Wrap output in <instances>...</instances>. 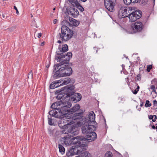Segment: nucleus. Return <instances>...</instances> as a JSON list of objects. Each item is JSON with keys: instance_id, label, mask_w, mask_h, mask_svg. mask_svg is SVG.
<instances>
[{"instance_id": "obj_30", "label": "nucleus", "mask_w": 157, "mask_h": 157, "mask_svg": "<svg viewBox=\"0 0 157 157\" xmlns=\"http://www.w3.org/2000/svg\"><path fill=\"white\" fill-rule=\"evenodd\" d=\"M72 53L71 52H69L67 53V54H65L66 56L67 57V58H66V59H67L70 60V58H71L72 57Z\"/></svg>"}, {"instance_id": "obj_13", "label": "nucleus", "mask_w": 157, "mask_h": 157, "mask_svg": "<svg viewBox=\"0 0 157 157\" xmlns=\"http://www.w3.org/2000/svg\"><path fill=\"white\" fill-rule=\"evenodd\" d=\"M67 10L73 17H75L78 15L79 12L77 9L74 7L73 3L69 8H67Z\"/></svg>"}, {"instance_id": "obj_12", "label": "nucleus", "mask_w": 157, "mask_h": 157, "mask_svg": "<svg viewBox=\"0 0 157 157\" xmlns=\"http://www.w3.org/2000/svg\"><path fill=\"white\" fill-rule=\"evenodd\" d=\"M131 10L130 9L124 7H121L119 10V15L121 16V17L123 18L128 17L129 14L128 11Z\"/></svg>"}, {"instance_id": "obj_26", "label": "nucleus", "mask_w": 157, "mask_h": 157, "mask_svg": "<svg viewBox=\"0 0 157 157\" xmlns=\"http://www.w3.org/2000/svg\"><path fill=\"white\" fill-rule=\"evenodd\" d=\"M151 90H152V92L154 93L155 94V95H154V96H153V98H155L156 97V96L157 95V93L156 91V90H155V86H151Z\"/></svg>"}, {"instance_id": "obj_27", "label": "nucleus", "mask_w": 157, "mask_h": 157, "mask_svg": "<svg viewBox=\"0 0 157 157\" xmlns=\"http://www.w3.org/2000/svg\"><path fill=\"white\" fill-rule=\"evenodd\" d=\"M79 21H78L75 19V21H73L71 23V24L75 26H77L79 25Z\"/></svg>"}, {"instance_id": "obj_10", "label": "nucleus", "mask_w": 157, "mask_h": 157, "mask_svg": "<svg viewBox=\"0 0 157 157\" xmlns=\"http://www.w3.org/2000/svg\"><path fill=\"white\" fill-rule=\"evenodd\" d=\"M63 53L61 52V54L58 55L59 56L57 57V60H58V59L59 63L56 65V69H58L59 67L61 66V65H63V64H67L69 62V60L67 59H64V60L63 59V58H65L66 56L65 54H63Z\"/></svg>"}, {"instance_id": "obj_39", "label": "nucleus", "mask_w": 157, "mask_h": 157, "mask_svg": "<svg viewBox=\"0 0 157 157\" xmlns=\"http://www.w3.org/2000/svg\"><path fill=\"white\" fill-rule=\"evenodd\" d=\"M137 78L136 79V81H140L141 79V77H140V74H138L137 76Z\"/></svg>"}, {"instance_id": "obj_3", "label": "nucleus", "mask_w": 157, "mask_h": 157, "mask_svg": "<svg viewBox=\"0 0 157 157\" xmlns=\"http://www.w3.org/2000/svg\"><path fill=\"white\" fill-rule=\"evenodd\" d=\"M73 35V31L67 26L63 25L61 28V32L59 34L60 39L62 40H59L57 43L61 44L62 41H67L70 40Z\"/></svg>"}, {"instance_id": "obj_33", "label": "nucleus", "mask_w": 157, "mask_h": 157, "mask_svg": "<svg viewBox=\"0 0 157 157\" xmlns=\"http://www.w3.org/2000/svg\"><path fill=\"white\" fill-rule=\"evenodd\" d=\"M151 105V104L149 100H146V103L145 104V106L146 107H148Z\"/></svg>"}, {"instance_id": "obj_18", "label": "nucleus", "mask_w": 157, "mask_h": 157, "mask_svg": "<svg viewBox=\"0 0 157 157\" xmlns=\"http://www.w3.org/2000/svg\"><path fill=\"white\" fill-rule=\"evenodd\" d=\"M80 108V105L78 104H76L72 108L69 109L68 113H73L79 109Z\"/></svg>"}, {"instance_id": "obj_41", "label": "nucleus", "mask_w": 157, "mask_h": 157, "mask_svg": "<svg viewBox=\"0 0 157 157\" xmlns=\"http://www.w3.org/2000/svg\"><path fill=\"white\" fill-rule=\"evenodd\" d=\"M69 20L72 23V22L73 21H75V19L72 18L70 17L69 18Z\"/></svg>"}, {"instance_id": "obj_45", "label": "nucleus", "mask_w": 157, "mask_h": 157, "mask_svg": "<svg viewBox=\"0 0 157 157\" xmlns=\"http://www.w3.org/2000/svg\"><path fill=\"white\" fill-rule=\"evenodd\" d=\"M153 105L154 106H155V105H157V101L156 100H154L153 101Z\"/></svg>"}, {"instance_id": "obj_63", "label": "nucleus", "mask_w": 157, "mask_h": 157, "mask_svg": "<svg viewBox=\"0 0 157 157\" xmlns=\"http://www.w3.org/2000/svg\"><path fill=\"white\" fill-rule=\"evenodd\" d=\"M72 131H71V132H74V131H73V129H72Z\"/></svg>"}, {"instance_id": "obj_42", "label": "nucleus", "mask_w": 157, "mask_h": 157, "mask_svg": "<svg viewBox=\"0 0 157 157\" xmlns=\"http://www.w3.org/2000/svg\"><path fill=\"white\" fill-rule=\"evenodd\" d=\"M62 96L61 94H59L56 97L58 99L60 100L62 99Z\"/></svg>"}, {"instance_id": "obj_7", "label": "nucleus", "mask_w": 157, "mask_h": 157, "mask_svg": "<svg viewBox=\"0 0 157 157\" xmlns=\"http://www.w3.org/2000/svg\"><path fill=\"white\" fill-rule=\"evenodd\" d=\"M97 134L96 133L92 131L89 134L86 135V137H83L82 136H77L75 137L76 139H78L79 140H81L82 139H83V138H85L86 140H82L84 142H85L86 144V146L87 145V144L86 142L87 140H88L89 142H90L93 141L97 138Z\"/></svg>"}, {"instance_id": "obj_62", "label": "nucleus", "mask_w": 157, "mask_h": 157, "mask_svg": "<svg viewBox=\"0 0 157 157\" xmlns=\"http://www.w3.org/2000/svg\"><path fill=\"white\" fill-rule=\"evenodd\" d=\"M155 129H157V126H155Z\"/></svg>"}, {"instance_id": "obj_58", "label": "nucleus", "mask_w": 157, "mask_h": 157, "mask_svg": "<svg viewBox=\"0 0 157 157\" xmlns=\"http://www.w3.org/2000/svg\"><path fill=\"white\" fill-rule=\"evenodd\" d=\"M56 92H57V93H59V92H60V91H59V90H57V91H56Z\"/></svg>"}, {"instance_id": "obj_4", "label": "nucleus", "mask_w": 157, "mask_h": 157, "mask_svg": "<svg viewBox=\"0 0 157 157\" xmlns=\"http://www.w3.org/2000/svg\"><path fill=\"white\" fill-rule=\"evenodd\" d=\"M61 67L58 69H55V70L58 69L56 71V73L54 75V78H57L59 77L64 76H69L72 74V70L69 64L61 65Z\"/></svg>"}, {"instance_id": "obj_1", "label": "nucleus", "mask_w": 157, "mask_h": 157, "mask_svg": "<svg viewBox=\"0 0 157 157\" xmlns=\"http://www.w3.org/2000/svg\"><path fill=\"white\" fill-rule=\"evenodd\" d=\"M73 139L76 140H77L75 141V145L71 147L66 152V155L68 157L79 154L86 149V144L85 142H83V139L80 140L78 139L75 138V137L73 138ZM83 140L86 139L83 138Z\"/></svg>"}, {"instance_id": "obj_24", "label": "nucleus", "mask_w": 157, "mask_h": 157, "mask_svg": "<svg viewBox=\"0 0 157 157\" xmlns=\"http://www.w3.org/2000/svg\"><path fill=\"white\" fill-rule=\"evenodd\" d=\"M139 2L142 6L147 5H148V0H140Z\"/></svg>"}, {"instance_id": "obj_6", "label": "nucleus", "mask_w": 157, "mask_h": 157, "mask_svg": "<svg viewBox=\"0 0 157 157\" xmlns=\"http://www.w3.org/2000/svg\"><path fill=\"white\" fill-rule=\"evenodd\" d=\"M96 128V126L94 125H91L85 122L82 128V132L86 135L95 130Z\"/></svg>"}, {"instance_id": "obj_46", "label": "nucleus", "mask_w": 157, "mask_h": 157, "mask_svg": "<svg viewBox=\"0 0 157 157\" xmlns=\"http://www.w3.org/2000/svg\"><path fill=\"white\" fill-rule=\"evenodd\" d=\"M148 118L150 120H152L153 118V116L152 115H151L149 116H148Z\"/></svg>"}, {"instance_id": "obj_40", "label": "nucleus", "mask_w": 157, "mask_h": 157, "mask_svg": "<svg viewBox=\"0 0 157 157\" xmlns=\"http://www.w3.org/2000/svg\"><path fill=\"white\" fill-rule=\"evenodd\" d=\"M138 91H139L138 90H137L136 89L134 90H132V92L133 94H136Z\"/></svg>"}, {"instance_id": "obj_57", "label": "nucleus", "mask_w": 157, "mask_h": 157, "mask_svg": "<svg viewBox=\"0 0 157 157\" xmlns=\"http://www.w3.org/2000/svg\"><path fill=\"white\" fill-rule=\"evenodd\" d=\"M122 68H123L124 67V64H122Z\"/></svg>"}, {"instance_id": "obj_15", "label": "nucleus", "mask_w": 157, "mask_h": 157, "mask_svg": "<svg viewBox=\"0 0 157 157\" xmlns=\"http://www.w3.org/2000/svg\"><path fill=\"white\" fill-rule=\"evenodd\" d=\"M68 50V46L67 44H64L62 45V47L60 45L59 46L58 50L56 52L57 55H60L61 54V52H65L67 51Z\"/></svg>"}, {"instance_id": "obj_23", "label": "nucleus", "mask_w": 157, "mask_h": 157, "mask_svg": "<svg viewBox=\"0 0 157 157\" xmlns=\"http://www.w3.org/2000/svg\"><path fill=\"white\" fill-rule=\"evenodd\" d=\"M59 152L62 154H63L65 153V149L64 147L61 145H59Z\"/></svg>"}, {"instance_id": "obj_20", "label": "nucleus", "mask_w": 157, "mask_h": 157, "mask_svg": "<svg viewBox=\"0 0 157 157\" xmlns=\"http://www.w3.org/2000/svg\"><path fill=\"white\" fill-rule=\"evenodd\" d=\"M80 155H79V157H90V154L88 152V151H84L83 152H81L80 153Z\"/></svg>"}, {"instance_id": "obj_19", "label": "nucleus", "mask_w": 157, "mask_h": 157, "mask_svg": "<svg viewBox=\"0 0 157 157\" xmlns=\"http://www.w3.org/2000/svg\"><path fill=\"white\" fill-rule=\"evenodd\" d=\"M83 112L82 111L81 112H80L78 113H77L74 114L73 116V118L74 119H78L79 118H80V117H82V114H83Z\"/></svg>"}, {"instance_id": "obj_14", "label": "nucleus", "mask_w": 157, "mask_h": 157, "mask_svg": "<svg viewBox=\"0 0 157 157\" xmlns=\"http://www.w3.org/2000/svg\"><path fill=\"white\" fill-rule=\"evenodd\" d=\"M95 114L93 111L90 112L89 114V120L87 123L91 125H94L97 127V123L95 121Z\"/></svg>"}, {"instance_id": "obj_60", "label": "nucleus", "mask_w": 157, "mask_h": 157, "mask_svg": "<svg viewBox=\"0 0 157 157\" xmlns=\"http://www.w3.org/2000/svg\"><path fill=\"white\" fill-rule=\"evenodd\" d=\"M49 67V65H47L46 66V67H47V68H48Z\"/></svg>"}, {"instance_id": "obj_52", "label": "nucleus", "mask_w": 157, "mask_h": 157, "mask_svg": "<svg viewBox=\"0 0 157 157\" xmlns=\"http://www.w3.org/2000/svg\"><path fill=\"white\" fill-rule=\"evenodd\" d=\"M156 119H155V118H153V119H152V121L155 122L156 121Z\"/></svg>"}, {"instance_id": "obj_29", "label": "nucleus", "mask_w": 157, "mask_h": 157, "mask_svg": "<svg viewBox=\"0 0 157 157\" xmlns=\"http://www.w3.org/2000/svg\"><path fill=\"white\" fill-rule=\"evenodd\" d=\"M51 108L52 109V110H54L57 109H59L60 108H57V105H56V103L54 102L52 103L51 106Z\"/></svg>"}, {"instance_id": "obj_64", "label": "nucleus", "mask_w": 157, "mask_h": 157, "mask_svg": "<svg viewBox=\"0 0 157 157\" xmlns=\"http://www.w3.org/2000/svg\"><path fill=\"white\" fill-rule=\"evenodd\" d=\"M56 10V8H54L53 9V10Z\"/></svg>"}, {"instance_id": "obj_16", "label": "nucleus", "mask_w": 157, "mask_h": 157, "mask_svg": "<svg viewBox=\"0 0 157 157\" xmlns=\"http://www.w3.org/2000/svg\"><path fill=\"white\" fill-rule=\"evenodd\" d=\"M82 95L81 94L75 93L73 95V97L71 98V101H74L75 103L79 101L82 98Z\"/></svg>"}, {"instance_id": "obj_47", "label": "nucleus", "mask_w": 157, "mask_h": 157, "mask_svg": "<svg viewBox=\"0 0 157 157\" xmlns=\"http://www.w3.org/2000/svg\"><path fill=\"white\" fill-rule=\"evenodd\" d=\"M140 101L141 102L140 106L141 107H142L144 105V102L142 100H140Z\"/></svg>"}, {"instance_id": "obj_17", "label": "nucleus", "mask_w": 157, "mask_h": 157, "mask_svg": "<svg viewBox=\"0 0 157 157\" xmlns=\"http://www.w3.org/2000/svg\"><path fill=\"white\" fill-rule=\"evenodd\" d=\"M68 1L71 3L72 5H73V3L75 4L81 11L83 12L84 11V8L78 2V1H75V0H68Z\"/></svg>"}, {"instance_id": "obj_37", "label": "nucleus", "mask_w": 157, "mask_h": 157, "mask_svg": "<svg viewBox=\"0 0 157 157\" xmlns=\"http://www.w3.org/2000/svg\"><path fill=\"white\" fill-rule=\"evenodd\" d=\"M152 68V66L151 65H149L147 66V72H149L151 69Z\"/></svg>"}, {"instance_id": "obj_59", "label": "nucleus", "mask_w": 157, "mask_h": 157, "mask_svg": "<svg viewBox=\"0 0 157 157\" xmlns=\"http://www.w3.org/2000/svg\"><path fill=\"white\" fill-rule=\"evenodd\" d=\"M130 74L131 75H131V76H132V75H133V74H132V73H131Z\"/></svg>"}, {"instance_id": "obj_35", "label": "nucleus", "mask_w": 157, "mask_h": 157, "mask_svg": "<svg viewBox=\"0 0 157 157\" xmlns=\"http://www.w3.org/2000/svg\"><path fill=\"white\" fill-rule=\"evenodd\" d=\"M28 77L29 78L32 79L33 78V74L32 70L30 71L29 72L28 74Z\"/></svg>"}, {"instance_id": "obj_22", "label": "nucleus", "mask_w": 157, "mask_h": 157, "mask_svg": "<svg viewBox=\"0 0 157 157\" xmlns=\"http://www.w3.org/2000/svg\"><path fill=\"white\" fill-rule=\"evenodd\" d=\"M71 81V79L70 78H65L63 81V83L60 85V86L67 85Z\"/></svg>"}, {"instance_id": "obj_55", "label": "nucleus", "mask_w": 157, "mask_h": 157, "mask_svg": "<svg viewBox=\"0 0 157 157\" xmlns=\"http://www.w3.org/2000/svg\"><path fill=\"white\" fill-rule=\"evenodd\" d=\"M153 116V118L154 117V118H155V119H157V116L155 115H154Z\"/></svg>"}, {"instance_id": "obj_43", "label": "nucleus", "mask_w": 157, "mask_h": 157, "mask_svg": "<svg viewBox=\"0 0 157 157\" xmlns=\"http://www.w3.org/2000/svg\"><path fill=\"white\" fill-rule=\"evenodd\" d=\"M140 0H132V3H138Z\"/></svg>"}, {"instance_id": "obj_31", "label": "nucleus", "mask_w": 157, "mask_h": 157, "mask_svg": "<svg viewBox=\"0 0 157 157\" xmlns=\"http://www.w3.org/2000/svg\"><path fill=\"white\" fill-rule=\"evenodd\" d=\"M113 155L110 151H108L105 154V157H112Z\"/></svg>"}, {"instance_id": "obj_61", "label": "nucleus", "mask_w": 157, "mask_h": 157, "mask_svg": "<svg viewBox=\"0 0 157 157\" xmlns=\"http://www.w3.org/2000/svg\"><path fill=\"white\" fill-rule=\"evenodd\" d=\"M2 17H4H4H5V16H4V15H2Z\"/></svg>"}, {"instance_id": "obj_48", "label": "nucleus", "mask_w": 157, "mask_h": 157, "mask_svg": "<svg viewBox=\"0 0 157 157\" xmlns=\"http://www.w3.org/2000/svg\"><path fill=\"white\" fill-rule=\"evenodd\" d=\"M58 21V20L57 19H55L53 20V23L54 24H56L57 23V22Z\"/></svg>"}, {"instance_id": "obj_5", "label": "nucleus", "mask_w": 157, "mask_h": 157, "mask_svg": "<svg viewBox=\"0 0 157 157\" xmlns=\"http://www.w3.org/2000/svg\"><path fill=\"white\" fill-rule=\"evenodd\" d=\"M132 10L128 11L129 14L128 17L131 22H134L137 19L140 18L142 16V12L140 10H136L135 11H132Z\"/></svg>"}, {"instance_id": "obj_28", "label": "nucleus", "mask_w": 157, "mask_h": 157, "mask_svg": "<svg viewBox=\"0 0 157 157\" xmlns=\"http://www.w3.org/2000/svg\"><path fill=\"white\" fill-rule=\"evenodd\" d=\"M65 89L68 90H72L74 89V87L70 85H67L64 87Z\"/></svg>"}, {"instance_id": "obj_51", "label": "nucleus", "mask_w": 157, "mask_h": 157, "mask_svg": "<svg viewBox=\"0 0 157 157\" xmlns=\"http://www.w3.org/2000/svg\"><path fill=\"white\" fill-rule=\"evenodd\" d=\"M44 45V42H42L41 43V46H43Z\"/></svg>"}, {"instance_id": "obj_56", "label": "nucleus", "mask_w": 157, "mask_h": 157, "mask_svg": "<svg viewBox=\"0 0 157 157\" xmlns=\"http://www.w3.org/2000/svg\"><path fill=\"white\" fill-rule=\"evenodd\" d=\"M152 1L153 2V6H154L155 5V0H152Z\"/></svg>"}, {"instance_id": "obj_21", "label": "nucleus", "mask_w": 157, "mask_h": 157, "mask_svg": "<svg viewBox=\"0 0 157 157\" xmlns=\"http://www.w3.org/2000/svg\"><path fill=\"white\" fill-rule=\"evenodd\" d=\"M56 81H54L51 83L49 87L51 89H53L58 87L57 83Z\"/></svg>"}, {"instance_id": "obj_2", "label": "nucleus", "mask_w": 157, "mask_h": 157, "mask_svg": "<svg viewBox=\"0 0 157 157\" xmlns=\"http://www.w3.org/2000/svg\"><path fill=\"white\" fill-rule=\"evenodd\" d=\"M71 106V103L68 101H66L63 103L59 109H56L49 111L48 114L50 116L57 118H61L63 116L68 113L69 109H67Z\"/></svg>"}, {"instance_id": "obj_53", "label": "nucleus", "mask_w": 157, "mask_h": 157, "mask_svg": "<svg viewBox=\"0 0 157 157\" xmlns=\"http://www.w3.org/2000/svg\"><path fill=\"white\" fill-rule=\"evenodd\" d=\"M155 125H152V128L153 129H155Z\"/></svg>"}, {"instance_id": "obj_8", "label": "nucleus", "mask_w": 157, "mask_h": 157, "mask_svg": "<svg viewBox=\"0 0 157 157\" xmlns=\"http://www.w3.org/2000/svg\"><path fill=\"white\" fill-rule=\"evenodd\" d=\"M132 33H136L141 32L144 28V25L142 23L137 21L133 25L131 26Z\"/></svg>"}, {"instance_id": "obj_9", "label": "nucleus", "mask_w": 157, "mask_h": 157, "mask_svg": "<svg viewBox=\"0 0 157 157\" xmlns=\"http://www.w3.org/2000/svg\"><path fill=\"white\" fill-rule=\"evenodd\" d=\"M66 116L65 115L63 116L62 117L60 118L61 119L59 121L58 126L61 129H66L67 127V125H70L72 124L70 119L65 120L64 119V118H65Z\"/></svg>"}, {"instance_id": "obj_49", "label": "nucleus", "mask_w": 157, "mask_h": 157, "mask_svg": "<svg viewBox=\"0 0 157 157\" xmlns=\"http://www.w3.org/2000/svg\"><path fill=\"white\" fill-rule=\"evenodd\" d=\"M56 82H58L57 83V84H59V83H61V82L62 81H63V80H59L58 81H56Z\"/></svg>"}, {"instance_id": "obj_32", "label": "nucleus", "mask_w": 157, "mask_h": 157, "mask_svg": "<svg viewBox=\"0 0 157 157\" xmlns=\"http://www.w3.org/2000/svg\"><path fill=\"white\" fill-rule=\"evenodd\" d=\"M75 93L73 92H68L66 94V97H73V95Z\"/></svg>"}, {"instance_id": "obj_36", "label": "nucleus", "mask_w": 157, "mask_h": 157, "mask_svg": "<svg viewBox=\"0 0 157 157\" xmlns=\"http://www.w3.org/2000/svg\"><path fill=\"white\" fill-rule=\"evenodd\" d=\"M48 123L50 125L53 124L54 123L53 122L52 119L51 118H48Z\"/></svg>"}, {"instance_id": "obj_38", "label": "nucleus", "mask_w": 157, "mask_h": 157, "mask_svg": "<svg viewBox=\"0 0 157 157\" xmlns=\"http://www.w3.org/2000/svg\"><path fill=\"white\" fill-rule=\"evenodd\" d=\"M56 105H57V107H58L59 105H61L62 104L63 105V102L61 101H60L58 102H56Z\"/></svg>"}, {"instance_id": "obj_11", "label": "nucleus", "mask_w": 157, "mask_h": 157, "mask_svg": "<svg viewBox=\"0 0 157 157\" xmlns=\"http://www.w3.org/2000/svg\"><path fill=\"white\" fill-rule=\"evenodd\" d=\"M116 2V0H104V4L105 8L110 12L113 11L114 6Z\"/></svg>"}, {"instance_id": "obj_34", "label": "nucleus", "mask_w": 157, "mask_h": 157, "mask_svg": "<svg viewBox=\"0 0 157 157\" xmlns=\"http://www.w3.org/2000/svg\"><path fill=\"white\" fill-rule=\"evenodd\" d=\"M124 3L126 5H130L132 3V0H123Z\"/></svg>"}, {"instance_id": "obj_54", "label": "nucleus", "mask_w": 157, "mask_h": 157, "mask_svg": "<svg viewBox=\"0 0 157 157\" xmlns=\"http://www.w3.org/2000/svg\"><path fill=\"white\" fill-rule=\"evenodd\" d=\"M137 90H139V89H140V87L139 86H137V88H136Z\"/></svg>"}, {"instance_id": "obj_50", "label": "nucleus", "mask_w": 157, "mask_h": 157, "mask_svg": "<svg viewBox=\"0 0 157 157\" xmlns=\"http://www.w3.org/2000/svg\"><path fill=\"white\" fill-rule=\"evenodd\" d=\"M41 36V33H39L38 34V36L37 37L38 38H40Z\"/></svg>"}, {"instance_id": "obj_44", "label": "nucleus", "mask_w": 157, "mask_h": 157, "mask_svg": "<svg viewBox=\"0 0 157 157\" xmlns=\"http://www.w3.org/2000/svg\"><path fill=\"white\" fill-rule=\"evenodd\" d=\"M14 9L16 10V13L17 14H18L19 13V12H18V10L17 8L15 6H14Z\"/></svg>"}, {"instance_id": "obj_25", "label": "nucleus", "mask_w": 157, "mask_h": 157, "mask_svg": "<svg viewBox=\"0 0 157 157\" xmlns=\"http://www.w3.org/2000/svg\"><path fill=\"white\" fill-rule=\"evenodd\" d=\"M151 86H153L157 89V79L154 78L151 81Z\"/></svg>"}]
</instances>
